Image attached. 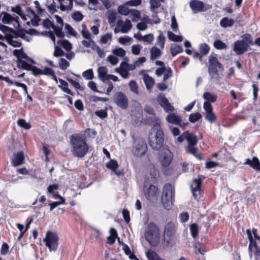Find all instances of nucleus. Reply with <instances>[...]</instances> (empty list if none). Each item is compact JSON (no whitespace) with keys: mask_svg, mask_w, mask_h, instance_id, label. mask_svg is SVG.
Returning <instances> with one entry per match:
<instances>
[{"mask_svg":"<svg viewBox=\"0 0 260 260\" xmlns=\"http://www.w3.org/2000/svg\"><path fill=\"white\" fill-rule=\"evenodd\" d=\"M165 37L163 36L162 33L160 32L159 36L157 38V42L161 48H164V45L165 42Z\"/></svg>","mask_w":260,"mask_h":260,"instance_id":"nucleus-59","label":"nucleus"},{"mask_svg":"<svg viewBox=\"0 0 260 260\" xmlns=\"http://www.w3.org/2000/svg\"><path fill=\"white\" fill-rule=\"evenodd\" d=\"M248 47L244 40H237L234 43L233 50L237 55H242L248 50Z\"/></svg>","mask_w":260,"mask_h":260,"instance_id":"nucleus-12","label":"nucleus"},{"mask_svg":"<svg viewBox=\"0 0 260 260\" xmlns=\"http://www.w3.org/2000/svg\"><path fill=\"white\" fill-rule=\"evenodd\" d=\"M86 136L81 133L74 134L70 137L72 152L78 157H83L87 153L89 146L86 143Z\"/></svg>","mask_w":260,"mask_h":260,"instance_id":"nucleus-1","label":"nucleus"},{"mask_svg":"<svg viewBox=\"0 0 260 260\" xmlns=\"http://www.w3.org/2000/svg\"><path fill=\"white\" fill-rule=\"evenodd\" d=\"M147 151V145L144 139L138 138L135 140L132 150V154L136 157H141Z\"/></svg>","mask_w":260,"mask_h":260,"instance_id":"nucleus-6","label":"nucleus"},{"mask_svg":"<svg viewBox=\"0 0 260 260\" xmlns=\"http://www.w3.org/2000/svg\"><path fill=\"white\" fill-rule=\"evenodd\" d=\"M60 85L58 87L65 93H67L71 95H74V93L68 88V83L64 80L59 79V80Z\"/></svg>","mask_w":260,"mask_h":260,"instance_id":"nucleus-23","label":"nucleus"},{"mask_svg":"<svg viewBox=\"0 0 260 260\" xmlns=\"http://www.w3.org/2000/svg\"><path fill=\"white\" fill-rule=\"evenodd\" d=\"M43 25L46 29H50L51 27L53 29L55 25L49 19L47 18L44 20Z\"/></svg>","mask_w":260,"mask_h":260,"instance_id":"nucleus-63","label":"nucleus"},{"mask_svg":"<svg viewBox=\"0 0 260 260\" xmlns=\"http://www.w3.org/2000/svg\"><path fill=\"white\" fill-rule=\"evenodd\" d=\"M12 35H11L10 36H8V35H7V38H6V39L7 40L8 43L14 47H21L22 45L21 43L18 41L13 40Z\"/></svg>","mask_w":260,"mask_h":260,"instance_id":"nucleus-35","label":"nucleus"},{"mask_svg":"<svg viewBox=\"0 0 260 260\" xmlns=\"http://www.w3.org/2000/svg\"><path fill=\"white\" fill-rule=\"evenodd\" d=\"M112 53L120 57H123L126 54V51L122 48H117L112 51Z\"/></svg>","mask_w":260,"mask_h":260,"instance_id":"nucleus-54","label":"nucleus"},{"mask_svg":"<svg viewBox=\"0 0 260 260\" xmlns=\"http://www.w3.org/2000/svg\"><path fill=\"white\" fill-rule=\"evenodd\" d=\"M146 256L148 260H165L161 258L156 252L150 249L146 252Z\"/></svg>","mask_w":260,"mask_h":260,"instance_id":"nucleus-25","label":"nucleus"},{"mask_svg":"<svg viewBox=\"0 0 260 260\" xmlns=\"http://www.w3.org/2000/svg\"><path fill=\"white\" fill-rule=\"evenodd\" d=\"M146 240L153 246H156L160 238L159 229L153 222H150L147 225L145 232Z\"/></svg>","mask_w":260,"mask_h":260,"instance_id":"nucleus-3","label":"nucleus"},{"mask_svg":"<svg viewBox=\"0 0 260 260\" xmlns=\"http://www.w3.org/2000/svg\"><path fill=\"white\" fill-rule=\"evenodd\" d=\"M83 15L79 11H76L73 13L72 17L75 21H81L83 18Z\"/></svg>","mask_w":260,"mask_h":260,"instance_id":"nucleus-55","label":"nucleus"},{"mask_svg":"<svg viewBox=\"0 0 260 260\" xmlns=\"http://www.w3.org/2000/svg\"><path fill=\"white\" fill-rule=\"evenodd\" d=\"M17 63L18 68H22L23 70L27 71H30L31 69V68L32 67L31 64L27 63L26 61L23 60H19Z\"/></svg>","mask_w":260,"mask_h":260,"instance_id":"nucleus-32","label":"nucleus"},{"mask_svg":"<svg viewBox=\"0 0 260 260\" xmlns=\"http://www.w3.org/2000/svg\"><path fill=\"white\" fill-rule=\"evenodd\" d=\"M42 74L45 75L51 76L54 80H57L56 75L54 71L48 67H45L43 70H42Z\"/></svg>","mask_w":260,"mask_h":260,"instance_id":"nucleus-42","label":"nucleus"},{"mask_svg":"<svg viewBox=\"0 0 260 260\" xmlns=\"http://www.w3.org/2000/svg\"><path fill=\"white\" fill-rule=\"evenodd\" d=\"M134 37L139 40H143L145 42L151 43L154 40L153 35L152 34L146 35L142 36L139 32L135 34Z\"/></svg>","mask_w":260,"mask_h":260,"instance_id":"nucleus-22","label":"nucleus"},{"mask_svg":"<svg viewBox=\"0 0 260 260\" xmlns=\"http://www.w3.org/2000/svg\"><path fill=\"white\" fill-rule=\"evenodd\" d=\"M45 245L49 248V251H56L58 246V237L56 233L48 231L45 238L43 240Z\"/></svg>","mask_w":260,"mask_h":260,"instance_id":"nucleus-7","label":"nucleus"},{"mask_svg":"<svg viewBox=\"0 0 260 260\" xmlns=\"http://www.w3.org/2000/svg\"><path fill=\"white\" fill-rule=\"evenodd\" d=\"M175 195V189L170 183L165 184L163 188L161 196V202L164 207L170 210L173 205V198Z\"/></svg>","mask_w":260,"mask_h":260,"instance_id":"nucleus-4","label":"nucleus"},{"mask_svg":"<svg viewBox=\"0 0 260 260\" xmlns=\"http://www.w3.org/2000/svg\"><path fill=\"white\" fill-rule=\"evenodd\" d=\"M110 235L107 238V243L110 245L113 244L115 241L116 237H117V233L116 231L111 228L110 229Z\"/></svg>","mask_w":260,"mask_h":260,"instance_id":"nucleus-27","label":"nucleus"},{"mask_svg":"<svg viewBox=\"0 0 260 260\" xmlns=\"http://www.w3.org/2000/svg\"><path fill=\"white\" fill-rule=\"evenodd\" d=\"M130 11L125 5H120L118 8V13L122 15H127L130 13Z\"/></svg>","mask_w":260,"mask_h":260,"instance_id":"nucleus-50","label":"nucleus"},{"mask_svg":"<svg viewBox=\"0 0 260 260\" xmlns=\"http://www.w3.org/2000/svg\"><path fill=\"white\" fill-rule=\"evenodd\" d=\"M202 118V115L199 112L191 113L189 116V121L191 123H194Z\"/></svg>","mask_w":260,"mask_h":260,"instance_id":"nucleus-45","label":"nucleus"},{"mask_svg":"<svg viewBox=\"0 0 260 260\" xmlns=\"http://www.w3.org/2000/svg\"><path fill=\"white\" fill-rule=\"evenodd\" d=\"M143 81L147 90L151 89L155 83L154 79L147 74L144 75Z\"/></svg>","mask_w":260,"mask_h":260,"instance_id":"nucleus-20","label":"nucleus"},{"mask_svg":"<svg viewBox=\"0 0 260 260\" xmlns=\"http://www.w3.org/2000/svg\"><path fill=\"white\" fill-rule=\"evenodd\" d=\"M24 155L23 151H19L14 154V158L12 159V164L16 167L24 164Z\"/></svg>","mask_w":260,"mask_h":260,"instance_id":"nucleus-14","label":"nucleus"},{"mask_svg":"<svg viewBox=\"0 0 260 260\" xmlns=\"http://www.w3.org/2000/svg\"><path fill=\"white\" fill-rule=\"evenodd\" d=\"M164 239L162 242V246L165 249H171L175 244V242L171 236L167 237L164 235Z\"/></svg>","mask_w":260,"mask_h":260,"instance_id":"nucleus-19","label":"nucleus"},{"mask_svg":"<svg viewBox=\"0 0 260 260\" xmlns=\"http://www.w3.org/2000/svg\"><path fill=\"white\" fill-rule=\"evenodd\" d=\"M24 32H26L27 34L32 35L35 33H37V31L35 29L31 28L29 29L28 31H26L24 28H22L19 30L18 32L19 34H18V33L16 32V35L15 36L16 37H20L22 38L24 36Z\"/></svg>","mask_w":260,"mask_h":260,"instance_id":"nucleus-46","label":"nucleus"},{"mask_svg":"<svg viewBox=\"0 0 260 260\" xmlns=\"http://www.w3.org/2000/svg\"><path fill=\"white\" fill-rule=\"evenodd\" d=\"M53 29L57 37L60 38L64 37V33L62 31V26L54 25L53 27Z\"/></svg>","mask_w":260,"mask_h":260,"instance_id":"nucleus-44","label":"nucleus"},{"mask_svg":"<svg viewBox=\"0 0 260 260\" xmlns=\"http://www.w3.org/2000/svg\"><path fill=\"white\" fill-rule=\"evenodd\" d=\"M0 30L4 34H6L5 38H7V35L10 36L11 35H16V31L12 28H10L7 26L0 23Z\"/></svg>","mask_w":260,"mask_h":260,"instance_id":"nucleus-24","label":"nucleus"},{"mask_svg":"<svg viewBox=\"0 0 260 260\" xmlns=\"http://www.w3.org/2000/svg\"><path fill=\"white\" fill-rule=\"evenodd\" d=\"M244 164L249 165L255 170L260 171V162L256 156H253L252 159L249 158L246 159Z\"/></svg>","mask_w":260,"mask_h":260,"instance_id":"nucleus-16","label":"nucleus"},{"mask_svg":"<svg viewBox=\"0 0 260 260\" xmlns=\"http://www.w3.org/2000/svg\"><path fill=\"white\" fill-rule=\"evenodd\" d=\"M70 66V63L66 59L61 58L59 60L58 68L62 70H66Z\"/></svg>","mask_w":260,"mask_h":260,"instance_id":"nucleus-43","label":"nucleus"},{"mask_svg":"<svg viewBox=\"0 0 260 260\" xmlns=\"http://www.w3.org/2000/svg\"><path fill=\"white\" fill-rule=\"evenodd\" d=\"M164 0H150V10L152 12H155L156 8H159L161 5V2Z\"/></svg>","mask_w":260,"mask_h":260,"instance_id":"nucleus-37","label":"nucleus"},{"mask_svg":"<svg viewBox=\"0 0 260 260\" xmlns=\"http://www.w3.org/2000/svg\"><path fill=\"white\" fill-rule=\"evenodd\" d=\"M186 141L188 145H197L198 142L197 136L193 133H189L188 132Z\"/></svg>","mask_w":260,"mask_h":260,"instance_id":"nucleus-34","label":"nucleus"},{"mask_svg":"<svg viewBox=\"0 0 260 260\" xmlns=\"http://www.w3.org/2000/svg\"><path fill=\"white\" fill-rule=\"evenodd\" d=\"M173 153L167 146L162 147L159 153L160 164L164 167L169 166L173 160Z\"/></svg>","mask_w":260,"mask_h":260,"instance_id":"nucleus-8","label":"nucleus"},{"mask_svg":"<svg viewBox=\"0 0 260 260\" xmlns=\"http://www.w3.org/2000/svg\"><path fill=\"white\" fill-rule=\"evenodd\" d=\"M132 27V24L131 21L126 19L124 22L121 29L122 33H127Z\"/></svg>","mask_w":260,"mask_h":260,"instance_id":"nucleus-39","label":"nucleus"},{"mask_svg":"<svg viewBox=\"0 0 260 260\" xmlns=\"http://www.w3.org/2000/svg\"><path fill=\"white\" fill-rule=\"evenodd\" d=\"M174 224L173 222H168L165 228L164 235H166L167 237H169L170 236H172L174 230Z\"/></svg>","mask_w":260,"mask_h":260,"instance_id":"nucleus-29","label":"nucleus"},{"mask_svg":"<svg viewBox=\"0 0 260 260\" xmlns=\"http://www.w3.org/2000/svg\"><path fill=\"white\" fill-rule=\"evenodd\" d=\"M64 55V51L58 46H55L53 55L55 57H60Z\"/></svg>","mask_w":260,"mask_h":260,"instance_id":"nucleus-58","label":"nucleus"},{"mask_svg":"<svg viewBox=\"0 0 260 260\" xmlns=\"http://www.w3.org/2000/svg\"><path fill=\"white\" fill-rule=\"evenodd\" d=\"M168 37L170 41L174 42H180L183 40L182 36L176 35L171 31L168 32Z\"/></svg>","mask_w":260,"mask_h":260,"instance_id":"nucleus-33","label":"nucleus"},{"mask_svg":"<svg viewBox=\"0 0 260 260\" xmlns=\"http://www.w3.org/2000/svg\"><path fill=\"white\" fill-rule=\"evenodd\" d=\"M95 114L102 119L105 118L108 116V113L106 109H101L96 111L95 112Z\"/></svg>","mask_w":260,"mask_h":260,"instance_id":"nucleus-56","label":"nucleus"},{"mask_svg":"<svg viewBox=\"0 0 260 260\" xmlns=\"http://www.w3.org/2000/svg\"><path fill=\"white\" fill-rule=\"evenodd\" d=\"M189 7L194 13L204 12L207 10L205 8L204 3L199 0H191L189 2Z\"/></svg>","mask_w":260,"mask_h":260,"instance_id":"nucleus-13","label":"nucleus"},{"mask_svg":"<svg viewBox=\"0 0 260 260\" xmlns=\"http://www.w3.org/2000/svg\"><path fill=\"white\" fill-rule=\"evenodd\" d=\"M166 120L169 123L175 124L180 127H182L181 124V117L179 116L176 115L175 113H171L169 114L166 117Z\"/></svg>","mask_w":260,"mask_h":260,"instance_id":"nucleus-17","label":"nucleus"},{"mask_svg":"<svg viewBox=\"0 0 260 260\" xmlns=\"http://www.w3.org/2000/svg\"><path fill=\"white\" fill-rule=\"evenodd\" d=\"M116 71L124 78H127L129 74L128 71L126 69H119V68H116Z\"/></svg>","mask_w":260,"mask_h":260,"instance_id":"nucleus-64","label":"nucleus"},{"mask_svg":"<svg viewBox=\"0 0 260 260\" xmlns=\"http://www.w3.org/2000/svg\"><path fill=\"white\" fill-rule=\"evenodd\" d=\"M203 98L207 100L206 102L214 103L217 100V96L210 92H206L203 95Z\"/></svg>","mask_w":260,"mask_h":260,"instance_id":"nucleus-30","label":"nucleus"},{"mask_svg":"<svg viewBox=\"0 0 260 260\" xmlns=\"http://www.w3.org/2000/svg\"><path fill=\"white\" fill-rule=\"evenodd\" d=\"M81 26L82 30L81 33L82 37L86 39L90 40L91 39V34L87 29L86 24L82 23Z\"/></svg>","mask_w":260,"mask_h":260,"instance_id":"nucleus-38","label":"nucleus"},{"mask_svg":"<svg viewBox=\"0 0 260 260\" xmlns=\"http://www.w3.org/2000/svg\"><path fill=\"white\" fill-rule=\"evenodd\" d=\"M64 27L70 35L74 37H76L77 32L75 30V29L72 27L71 25L66 23L65 24Z\"/></svg>","mask_w":260,"mask_h":260,"instance_id":"nucleus-57","label":"nucleus"},{"mask_svg":"<svg viewBox=\"0 0 260 260\" xmlns=\"http://www.w3.org/2000/svg\"><path fill=\"white\" fill-rule=\"evenodd\" d=\"M58 44H60L62 46L68 51L71 50L72 46L71 43L67 40L58 41Z\"/></svg>","mask_w":260,"mask_h":260,"instance_id":"nucleus-49","label":"nucleus"},{"mask_svg":"<svg viewBox=\"0 0 260 260\" xmlns=\"http://www.w3.org/2000/svg\"><path fill=\"white\" fill-rule=\"evenodd\" d=\"M18 125L21 127L24 128L25 129H29L31 127V125L29 123H27L24 119H20L17 121Z\"/></svg>","mask_w":260,"mask_h":260,"instance_id":"nucleus-53","label":"nucleus"},{"mask_svg":"<svg viewBox=\"0 0 260 260\" xmlns=\"http://www.w3.org/2000/svg\"><path fill=\"white\" fill-rule=\"evenodd\" d=\"M200 51L202 55H207L210 50L209 46L206 43H203L200 45Z\"/></svg>","mask_w":260,"mask_h":260,"instance_id":"nucleus-51","label":"nucleus"},{"mask_svg":"<svg viewBox=\"0 0 260 260\" xmlns=\"http://www.w3.org/2000/svg\"><path fill=\"white\" fill-rule=\"evenodd\" d=\"M82 75L87 80H92L94 77L93 72L92 69H88L83 72Z\"/></svg>","mask_w":260,"mask_h":260,"instance_id":"nucleus-52","label":"nucleus"},{"mask_svg":"<svg viewBox=\"0 0 260 260\" xmlns=\"http://www.w3.org/2000/svg\"><path fill=\"white\" fill-rule=\"evenodd\" d=\"M114 102L122 109L125 110L128 106V100L125 94L122 92H117L115 95Z\"/></svg>","mask_w":260,"mask_h":260,"instance_id":"nucleus-9","label":"nucleus"},{"mask_svg":"<svg viewBox=\"0 0 260 260\" xmlns=\"http://www.w3.org/2000/svg\"><path fill=\"white\" fill-rule=\"evenodd\" d=\"M13 54L17 58V62L19 60H22L21 58H24L28 59L29 58L28 55L24 52L22 49H15L13 51Z\"/></svg>","mask_w":260,"mask_h":260,"instance_id":"nucleus-26","label":"nucleus"},{"mask_svg":"<svg viewBox=\"0 0 260 260\" xmlns=\"http://www.w3.org/2000/svg\"><path fill=\"white\" fill-rule=\"evenodd\" d=\"M2 14H3L2 22L5 24H9L14 20V18L10 14L6 12H2Z\"/></svg>","mask_w":260,"mask_h":260,"instance_id":"nucleus-40","label":"nucleus"},{"mask_svg":"<svg viewBox=\"0 0 260 260\" xmlns=\"http://www.w3.org/2000/svg\"><path fill=\"white\" fill-rule=\"evenodd\" d=\"M144 193L146 198L151 201H154L157 200L158 196V188L153 185H150L148 188L144 187Z\"/></svg>","mask_w":260,"mask_h":260,"instance_id":"nucleus-11","label":"nucleus"},{"mask_svg":"<svg viewBox=\"0 0 260 260\" xmlns=\"http://www.w3.org/2000/svg\"><path fill=\"white\" fill-rule=\"evenodd\" d=\"M149 135L148 144L153 150H158L164 145L165 135L159 123H155Z\"/></svg>","mask_w":260,"mask_h":260,"instance_id":"nucleus-2","label":"nucleus"},{"mask_svg":"<svg viewBox=\"0 0 260 260\" xmlns=\"http://www.w3.org/2000/svg\"><path fill=\"white\" fill-rule=\"evenodd\" d=\"M203 108L205 110V117L206 120L210 123H214L216 121L217 117L213 111V108L210 103L205 102L203 104Z\"/></svg>","mask_w":260,"mask_h":260,"instance_id":"nucleus-10","label":"nucleus"},{"mask_svg":"<svg viewBox=\"0 0 260 260\" xmlns=\"http://www.w3.org/2000/svg\"><path fill=\"white\" fill-rule=\"evenodd\" d=\"M171 55L173 56H176L177 54L183 51L182 47L180 45H172L170 48Z\"/></svg>","mask_w":260,"mask_h":260,"instance_id":"nucleus-36","label":"nucleus"},{"mask_svg":"<svg viewBox=\"0 0 260 260\" xmlns=\"http://www.w3.org/2000/svg\"><path fill=\"white\" fill-rule=\"evenodd\" d=\"M106 167L112 170L114 173L117 175L118 176L122 175V173L121 172L116 171L117 169L118 168L119 165L117 160L111 159L106 164Z\"/></svg>","mask_w":260,"mask_h":260,"instance_id":"nucleus-18","label":"nucleus"},{"mask_svg":"<svg viewBox=\"0 0 260 260\" xmlns=\"http://www.w3.org/2000/svg\"><path fill=\"white\" fill-rule=\"evenodd\" d=\"M108 69L106 67L102 66L98 68V73L99 74V78L103 82H105L106 81L107 76L108 73Z\"/></svg>","mask_w":260,"mask_h":260,"instance_id":"nucleus-21","label":"nucleus"},{"mask_svg":"<svg viewBox=\"0 0 260 260\" xmlns=\"http://www.w3.org/2000/svg\"><path fill=\"white\" fill-rule=\"evenodd\" d=\"M241 37L243 39L242 40H244V41L248 44L253 45L254 43L253 42L250 35L249 34H244L241 36Z\"/></svg>","mask_w":260,"mask_h":260,"instance_id":"nucleus-61","label":"nucleus"},{"mask_svg":"<svg viewBox=\"0 0 260 260\" xmlns=\"http://www.w3.org/2000/svg\"><path fill=\"white\" fill-rule=\"evenodd\" d=\"M213 46L217 49H226L227 45L220 40H216L213 43Z\"/></svg>","mask_w":260,"mask_h":260,"instance_id":"nucleus-41","label":"nucleus"},{"mask_svg":"<svg viewBox=\"0 0 260 260\" xmlns=\"http://www.w3.org/2000/svg\"><path fill=\"white\" fill-rule=\"evenodd\" d=\"M234 24V20L229 19L228 17H223L220 21V25L224 28L232 26Z\"/></svg>","mask_w":260,"mask_h":260,"instance_id":"nucleus-28","label":"nucleus"},{"mask_svg":"<svg viewBox=\"0 0 260 260\" xmlns=\"http://www.w3.org/2000/svg\"><path fill=\"white\" fill-rule=\"evenodd\" d=\"M150 54L151 59L154 60L161 55V52L159 48L156 47H153L150 50Z\"/></svg>","mask_w":260,"mask_h":260,"instance_id":"nucleus-31","label":"nucleus"},{"mask_svg":"<svg viewBox=\"0 0 260 260\" xmlns=\"http://www.w3.org/2000/svg\"><path fill=\"white\" fill-rule=\"evenodd\" d=\"M158 120V119L156 117H148L145 120L147 124L152 125L153 127L155 123H159Z\"/></svg>","mask_w":260,"mask_h":260,"instance_id":"nucleus-60","label":"nucleus"},{"mask_svg":"<svg viewBox=\"0 0 260 260\" xmlns=\"http://www.w3.org/2000/svg\"><path fill=\"white\" fill-rule=\"evenodd\" d=\"M158 102L160 106L163 108L166 112L172 111L174 110V107L171 105L165 96H160L158 99Z\"/></svg>","mask_w":260,"mask_h":260,"instance_id":"nucleus-15","label":"nucleus"},{"mask_svg":"<svg viewBox=\"0 0 260 260\" xmlns=\"http://www.w3.org/2000/svg\"><path fill=\"white\" fill-rule=\"evenodd\" d=\"M190 231L192 237L196 238L199 233L198 225L196 223L191 224L190 225Z\"/></svg>","mask_w":260,"mask_h":260,"instance_id":"nucleus-47","label":"nucleus"},{"mask_svg":"<svg viewBox=\"0 0 260 260\" xmlns=\"http://www.w3.org/2000/svg\"><path fill=\"white\" fill-rule=\"evenodd\" d=\"M209 63L208 72L211 79H218L219 74L217 68L223 70V64L218 61L216 57L211 55L209 57Z\"/></svg>","mask_w":260,"mask_h":260,"instance_id":"nucleus-5","label":"nucleus"},{"mask_svg":"<svg viewBox=\"0 0 260 260\" xmlns=\"http://www.w3.org/2000/svg\"><path fill=\"white\" fill-rule=\"evenodd\" d=\"M130 90L134 93L138 94L139 93L138 86L136 82L134 80H131L129 82Z\"/></svg>","mask_w":260,"mask_h":260,"instance_id":"nucleus-48","label":"nucleus"},{"mask_svg":"<svg viewBox=\"0 0 260 260\" xmlns=\"http://www.w3.org/2000/svg\"><path fill=\"white\" fill-rule=\"evenodd\" d=\"M17 227L18 229V230L20 231V233L18 237L17 238V240L19 241L21 239V238L23 237L24 234L26 232V230L24 229V226L23 225L20 224V223H17Z\"/></svg>","mask_w":260,"mask_h":260,"instance_id":"nucleus-62","label":"nucleus"}]
</instances>
